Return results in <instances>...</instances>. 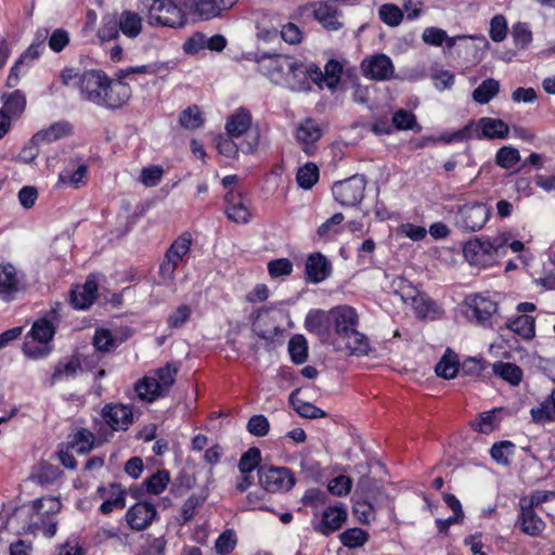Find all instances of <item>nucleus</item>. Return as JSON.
Returning a JSON list of instances; mask_svg holds the SVG:
<instances>
[{"mask_svg":"<svg viewBox=\"0 0 555 555\" xmlns=\"http://www.w3.org/2000/svg\"><path fill=\"white\" fill-rule=\"evenodd\" d=\"M379 18L388 26H398L403 18V13L399 7L392 3L383 4L378 10Z\"/></svg>","mask_w":555,"mask_h":555,"instance_id":"58","label":"nucleus"},{"mask_svg":"<svg viewBox=\"0 0 555 555\" xmlns=\"http://www.w3.org/2000/svg\"><path fill=\"white\" fill-rule=\"evenodd\" d=\"M347 509L343 505L330 506L323 511L320 520L312 522V528L315 532L330 535L341 528L347 520Z\"/></svg>","mask_w":555,"mask_h":555,"instance_id":"17","label":"nucleus"},{"mask_svg":"<svg viewBox=\"0 0 555 555\" xmlns=\"http://www.w3.org/2000/svg\"><path fill=\"white\" fill-rule=\"evenodd\" d=\"M324 83L330 90H335L340 81L343 65L336 60H330L324 67Z\"/></svg>","mask_w":555,"mask_h":555,"instance_id":"56","label":"nucleus"},{"mask_svg":"<svg viewBox=\"0 0 555 555\" xmlns=\"http://www.w3.org/2000/svg\"><path fill=\"white\" fill-rule=\"evenodd\" d=\"M392 126L399 130L413 129L416 126V117L412 112L399 109L392 116Z\"/></svg>","mask_w":555,"mask_h":555,"instance_id":"64","label":"nucleus"},{"mask_svg":"<svg viewBox=\"0 0 555 555\" xmlns=\"http://www.w3.org/2000/svg\"><path fill=\"white\" fill-rule=\"evenodd\" d=\"M98 36L102 41L115 40L119 37L117 14H106L103 16Z\"/></svg>","mask_w":555,"mask_h":555,"instance_id":"46","label":"nucleus"},{"mask_svg":"<svg viewBox=\"0 0 555 555\" xmlns=\"http://www.w3.org/2000/svg\"><path fill=\"white\" fill-rule=\"evenodd\" d=\"M519 160V151L512 146L501 147L495 155L496 164L504 169L513 168Z\"/></svg>","mask_w":555,"mask_h":555,"instance_id":"57","label":"nucleus"},{"mask_svg":"<svg viewBox=\"0 0 555 555\" xmlns=\"http://www.w3.org/2000/svg\"><path fill=\"white\" fill-rule=\"evenodd\" d=\"M322 134V129L312 118L305 119L301 124H299L296 130V139L298 142L305 145L315 143L321 139Z\"/></svg>","mask_w":555,"mask_h":555,"instance_id":"31","label":"nucleus"},{"mask_svg":"<svg viewBox=\"0 0 555 555\" xmlns=\"http://www.w3.org/2000/svg\"><path fill=\"white\" fill-rule=\"evenodd\" d=\"M87 166L77 159L69 158L67 166L59 175V184H70L75 189L85 184Z\"/></svg>","mask_w":555,"mask_h":555,"instance_id":"23","label":"nucleus"},{"mask_svg":"<svg viewBox=\"0 0 555 555\" xmlns=\"http://www.w3.org/2000/svg\"><path fill=\"white\" fill-rule=\"evenodd\" d=\"M98 294V283L94 275H89L82 285H76L69 295L70 304L75 309H88Z\"/></svg>","mask_w":555,"mask_h":555,"instance_id":"18","label":"nucleus"},{"mask_svg":"<svg viewBox=\"0 0 555 555\" xmlns=\"http://www.w3.org/2000/svg\"><path fill=\"white\" fill-rule=\"evenodd\" d=\"M131 96V89L128 83L118 77L111 79L108 76L103 88L101 100L98 106L107 109H117L124 106Z\"/></svg>","mask_w":555,"mask_h":555,"instance_id":"8","label":"nucleus"},{"mask_svg":"<svg viewBox=\"0 0 555 555\" xmlns=\"http://www.w3.org/2000/svg\"><path fill=\"white\" fill-rule=\"evenodd\" d=\"M493 373L512 386H517L522 379V371L515 363L499 361L493 364Z\"/></svg>","mask_w":555,"mask_h":555,"instance_id":"34","label":"nucleus"},{"mask_svg":"<svg viewBox=\"0 0 555 555\" xmlns=\"http://www.w3.org/2000/svg\"><path fill=\"white\" fill-rule=\"evenodd\" d=\"M365 188V177L362 175H354L344 181L335 182L332 188V192L334 198L341 206L353 207L362 202Z\"/></svg>","mask_w":555,"mask_h":555,"instance_id":"5","label":"nucleus"},{"mask_svg":"<svg viewBox=\"0 0 555 555\" xmlns=\"http://www.w3.org/2000/svg\"><path fill=\"white\" fill-rule=\"evenodd\" d=\"M236 545V534L234 530L223 531L216 541L215 548L218 554L225 555L231 553Z\"/></svg>","mask_w":555,"mask_h":555,"instance_id":"61","label":"nucleus"},{"mask_svg":"<svg viewBox=\"0 0 555 555\" xmlns=\"http://www.w3.org/2000/svg\"><path fill=\"white\" fill-rule=\"evenodd\" d=\"M333 332L337 348H345L350 354L365 356L370 351L369 338L358 331L359 315L350 306L332 309Z\"/></svg>","mask_w":555,"mask_h":555,"instance_id":"1","label":"nucleus"},{"mask_svg":"<svg viewBox=\"0 0 555 555\" xmlns=\"http://www.w3.org/2000/svg\"><path fill=\"white\" fill-rule=\"evenodd\" d=\"M180 125L190 130L197 129L203 126L204 118L197 105H192L182 111L179 117Z\"/></svg>","mask_w":555,"mask_h":555,"instance_id":"47","label":"nucleus"},{"mask_svg":"<svg viewBox=\"0 0 555 555\" xmlns=\"http://www.w3.org/2000/svg\"><path fill=\"white\" fill-rule=\"evenodd\" d=\"M30 335L34 341L48 344L54 336V326L51 321L40 319L34 323Z\"/></svg>","mask_w":555,"mask_h":555,"instance_id":"44","label":"nucleus"},{"mask_svg":"<svg viewBox=\"0 0 555 555\" xmlns=\"http://www.w3.org/2000/svg\"><path fill=\"white\" fill-rule=\"evenodd\" d=\"M155 374L156 383L159 385V389L166 396L176 383L178 367L171 363H167L165 366L156 370Z\"/></svg>","mask_w":555,"mask_h":555,"instance_id":"41","label":"nucleus"},{"mask_svg":"<svg viewBox=\"0 0 555 555\" xmlns=\"http://www.w3.org/2000/svg\"><path fill=\"white\" fill-rule=\"evenodd\" d=\"M119 31L128 38H137L142 31V18L132 11H122L117 14Z\"/></svg>","mask_w":555,"mask_h":555,"instance_id":"29","label":"nucleus"},{"mask_svg":"<svg viewBox=\"0 0 555 555\" xmlns=\"http://www.w3.org/2000/svg\"><path fill=\"white\" fill-rule=\"evenodd\" d=\"M298 392L299 389H295L289 396V401L300 416L307 418H319L324 417L326 415V413L323 410L313 405L312 403L304 402L296 399Z\"/></svg>","mask_w":555,"mask_h":555,"instance_id":"38","label":"nucleus"},{"mask_svg":"<svg viewBox=\"0 0 555 555\" xmlns=\"http://www.w3.org/2000/svg\"><path fill=\"white\" fill-rule=\"evenodd\" d=\"M314 16L330 30H337L341 27V23L337 17V10L327 3H319L314 9Z\"/></svg>","mask_w":555,"mask_h":555,"instance_id":"35","label":"nucleus"},{"mask_svg":"<svg viewBox=\"0 0 555 555\" xmlns=\"http://www.w3.org/2000/svg\"><path fill=\"white\" fill-rule=\"evenodd\" d=\"M481 135L478 138L506 139L509 133L508 125L499 118L482 117L478 120Z\"/></svg>","mask_w":555,"mask_h":555,"instance_id":"26","label":"nucleus"},{"mask_svg":"<svg viewBox=\"0 0 555 555\" xmlns=\"http://www.w3.org/2000/svg\"><path fill=\"white\" fill-rule=\"evenodd\" d=\"M224 199L227 203L225 214L230 220L238 223H246L249 221L250 212L243 202L241 194L229 192Z\"/></svg>","mask_w":555,"mask_h":555,"instance_id":"25","label":"nucleus"},{"mask_svg":"<svg viewBox=\"0 0 555 555\" xmlns=\"http://www.w3.org/2000/svg\"><path fill=\"white\" fill-rule=\"evenodd\" d=\"M46 514L47 518L57 520L56 515L62 508L61 501L55 496H43L33 501Z\"/></svg>","mask_w":555,"mask_h":555,"instance_id":"59","label":"nucleus"},{"mask_svg":"<svg viewBox=\"0 0 555 555\" xmlns=\"http://www.w3.org/2000/svg\"><path fill=\"white\" fill-rule=\"evenodd\" d=\"M454 214L455 225L465 232H477L488 222L492 209L482 202H469L463 205H453L449 209Z\"/></svg>","mask_w":555,"mask_h":555,"instance_id":"3","label":"nucleus"},{"mask_svg":"<svg viewBox=\"0 0 555 555\" xmlns=\"http://www.w3.org/2000/svg\"><path fill=\"white\" fill-rule=\"evenodd\" d=\"M467 305L468 310L466 314L469 319H475L476 323L481 326H492L491 319L498 311V304L495 301L481 295H475L468 298Z\"/></svg>","mask_w":555,"mask_h":555,"instance_id":"13","label":"nucleus"},{"mask_svg":"<svg viewBox=\"0 0 555 555\" xmlns=\"http://www.w3.org/2000/svg\"><path fill=\"white\" fill-rule=\"evenodd\" d=\"M107 75L103 70H86L81 73L77 89L82 101L98 105L105 86Z\"/></svg>","mask_w":555,"mask_h":555,"instance_id":"9","label":"nucleus"},{"mask_svg":"<svg viewBox=\"0 0 555 555\" xmlns=\"http://www.w3.org/2000/svg\"><path fill=\"white\" fill-rule=\"evenodd\" d=\"M363 75L373 80H389L393 76L392 61L386 54H376L362 61Z\"/></svg>","mask_w":555,"mask_h":555,"instance_id":"16","label":"nucleus"},{"mask_svg":"<svg viewBox=\"0 0 555 555\" xmlns=\"http://www.w3.org/2000/svg\"><path fill=\"white\" fill-rule=\"evenodd\" d=\"M218 152L225 157H235L238 151L245 154L253 153L259 142L258 135H254L245 143L237 145L231 137L218 135L215 140Z\"/></svg>","mask_w":555,"mask_h":555,"instance_id":"21","label":"nucleus"},{"mask_svg":"<svg viewBox=\"0 0 555 555\" xmlns=\"http://www.w3.org/2000/svg\"><path fill=\"white\" fill-rule=\"evenodd\" d=\"M340 541L348 548L362 546L369 539V534L360 528H350L340 534Z\"/></svg>","mask_w":555,"mask_h":555,"instance_id":"54","label":"nucleus"},{"mask_svg":"<svg viewBox=\"0 0 555 555\" xmlns=\"http://www.w3.org/2000/svg\"><path fill=\"white\" fill-rule=\"evenodd\" d=\"M79 370L80 362L78 358L72 357L70 359L62 361L56 365L51 377L52 382L55 383L64 378L75 377Z\"/></svg>","mask_w":555,"mask_h":555,"instance_id":"45","label":"nucleus"},{"mask_svg":"<svg viewBox=\"0 0 555 555\" xmlns=\"http://www.w3.org/2000/svg\"><path fill=\"white\" fill-rule=\"evenodd\" d=\"M192 314V309L188 305H180L167 318V324L170 328L182 327Z\"/></svg>","mask_w":555,"mask_h":555,"instance_id":"60","label":"nucleus"},{"mask_svg":"<svg viewBox=\"0 0 555 555\" xmlns=\"http://www.w3.org/2000/svg\"><path fill=\"white\" fill-rule=\"evenodd\" d=\"M495 417L493 411L482 412L472 422V427L482 434H490L495 428Z\"/></svg>","mask_w":555,"mask_h":555,"instance_id":"63","label":"nucleus"},{"mask_svg":"<svg viewBox=\"0 0 555 555\" xmlns=\"http://www.w3.org/2000/svg\"><path fill=\"white\" fill-rule=\"evenodd\" d=\"M92 344L96 350L103 352H109L118 346L111 331L106 328H98L95 331Z\"/></svg>","mask_w":555,"mask_h":555,"instance_id":"53","label":"nucleus"},{"mask_svg":"<svg viewBox=\"0 0 555 555\" xmlns=\"http://www.w3.org/2000/svg\"><path fill=\"white\" fill-rule=\"evenodd\" d=\"M9 521L16 522L25 533L36 534L41 532L47 538L55 535L57 520L48 519L46 514L31 501L14 509Z\"/></svg>","mask_w":555,"mask_h":555,"instance_id":"2","label":"nucleus"},{"mask_svg":"<svg viewBox=\"0 0 555 555\" xmlns=\"http://www.w3.org/2000/svg\"><path fill=\"white\" fill-rule=\"evenodd\" d=\"M253 332L260 339L271 341L274 336L281 333V327L270 315L269 309L262 308L253 323Z\"/></svg>","mask_w":555,"mask_h":555,"instance_id":"22","label":"nucleus"},{"mask_svg":"<svg viewBox=\"0 0 555 555\" xmlns=\"http://www.w3.org/2000/svg\"><path fill=\"white\" fill-rule=\"evenodd\" d=\"M305 327L323 344L330 343L333 334L332 309L330 311L311 310L306 317Z\"/></svg>","mask_w":555,"mask_h":555,"instance_id":"12","label":"nucleus"},{"mask_svg":"<svg viewBox=\"0 0 555 555\" xmlns=\"http://www.w3.org/2000/svg\"><path fill=\"white\" fill-rule=\"evenodd\" d=\"M465 259L473 266L490 267L496 259L491 251L489 240L475 238L468 241L463 248Z\"/></svg>","mask_w":555,"mask_h":555,"instance_id":"15","label":"nucleus"},{"mask_svg":"<svg viewBox=\"0 0 555 555\" xmlns=\"http://www.w3.org/2000/svg\"><path fill=\"white\" fill-rule=\"evenodd\" d=\"M18 291V280L12 264L0 266V297L4 300L13 299Z\"/></svg>","mask_w":555,"mask_h":555,"instance_id":"28","label":"nucleus"},{"mask_svg":"<svg viewBox=\"0 0 555 555\" xmlns=\"http://www.w3.org/2000/svg\"><path fill=\"white\" fill-rule=\"evenodd\" d=\"M261 461V452L257 447L249 448L238 461V470L241 474H250L257 468Z\"/></svg>","mask_w":555,"mask_h":555,"instance_id":"52","label":"nucleus"},{"mask_svg":"<svg viewBox=\"0 0 555 555\" xmlns=\"http://www.w3.org/2000/svg\"><path fill=\"white\" fill-rule=\"evenodd\" d=\"M289 55L263 53L256 59L258 69L274 83L283 85L285 73L289 69Z\"/></svg>","mask_w":555,"mask_h":555,"instance_id":"10","label":"nucleus"},{"mask_svg":"<svg viewBox=\"0 0 555 555\" xmlns=\"http://www.w3.org/2000/svg\"><path fill=\"white\" fill-rule=\"evenodd\" d=\"M506 328L514 332L521 338L530 340L535 335V323L531 315L521 314L506 323Z\"/></svg>","mask_w":555,"mask_h":555,"instance_id":"33","label":"nucleus"},{"mask_svg":"<svg viewBox=\"0 0 555 555\" xmlns=\"http://www.w3.org/2000/svg\"><path fill=\"white\" fill-rule=\"evenodd\" d=\"M460 371L457 354L451 349H447L440 361L436 364L435 372L444 379L454 378Z\"/></svg>","mask_w":555,"mask_h":555,"instance_id":"32","label":"nucleus"},{"mask_svg":"<svg viewBox=\"0 0 555 555\" xmlns=\"http://www.w3.org/2000/svg\"><path fill=\"white\" fill-rule=\"evenodd\" d=\"M515 444L508 440L495 442L491 449V457L501 465L508 466L511 464L509 457L514 454Z\"/></svg>","mask_w":555,"mask_h":555,"instance_id":"43","label":"nucleus"},{"mask_svg":"<svg viewBox=\"0 0 555 555\" xmlns=\"http://www.w3.org/2000/svg\"><path fill=\"white\" fill-rule=\"evenodd\" d=\"M236 2L237 0H183V8L186 15L194 20L208 21L231 9Z\"/></svg>","mask_w":555,"mask_h":555,"instance_id":"6","label":"nucleus"},{"mask_svg":"<svg viewBox=\"0 0 555 555\" xmlns=\"http://www.w3.org/2000/svg\"><path fill=\"white\" fill-rule=\"evenodd\" d=\"M305 271L307 280L318 284L331 275L332 266L323 254L314 253L308 256Z\"/></svg>","mask_w":555,"mask_h":555,"instance_id":"20","label":"nucleus"},{"mask_svg":"<svg viewBox=\"0 0 555 555\" xmlns=\"http://www.w3.org/2000/svg\"><path fill=\"white\" fill-rule=\"evenodd\" d=\"M392 287L396 295L405 304H412L413 298L418 296L421 293L416 289L408 280L403 278H396L392 281Z\"/></svg>","mask_w":555,"mask_h":555,"instance_id":"51","label":"nucleus"},{"mask_svg":"<svg viewBox=\"0 0 555 555\" xmlns=\"http://www.w3.org/2000/svg\"><path fill=\"white\" fill-rule=\"evenodd\" d=\"M156 516L157 511L153 503L140 501L127 511L125 518L132 530L142 531L152 525Z\"/></svg>","mask_w":555,"mask_h":555,"instance_id":"14","label":"nucleus"},{"mask_svg":"<svg viewBox=\"0 0 555 555\" xmlns=\"http://www.w3.org/2000/svg\"><path fill=\"white\" fill-rule=\"evenodd\" d=\"M101 416L112 430H127L133 423V411L130 405L107 403L102 408Z\"/></svg>","mask_w":555,"mask_h":555,"instance_id":"11","label":"nucleus"},{"mask_svg":"<svg viewBox=\"0 0 555 555\" xmlns=\"http://www.w3.org/2000/svg\"><path fill=\"white\" fill-rule=\"evenodd\" d=\"M288 351L294 363H305L308 358V346L306 338L299 334L293 336L288 343Z\"/></svg>","mask_w":555,"mask_h":555,"instance_id":"42","label":"nucleus"},{"mask_svg":"<svg viewBox=\"0 0 555 555\" xmlns=\"http://www.w3.org/2000/svg\"><path fill=\"white\" fill-rule=\"evenodd\" d=\"M135 392L142 400L152 402L158 397L165 396L159 389V385L156 383L155 377H144L135 384Z\"/></svg>","mask_w":555,"mask_h":555,"instance_id":"37","label":"nucleus"},{"mask_svg":"<svg viewBox=\"0 0 555 555\" xmlns=\"http://www.w3.org/2000/svg\"><path fill=\"white\" fill-rule=\"evenodd\" d=\"M68 446L72 449H76L79 453H87L92 450L94 446V436L89 430L81 428L74 434Z\"/></svg>","mask_w":555,"mask_h":555,"instance_id":"49","label":"nucleus"},{"mask_svg":"<svg viewBox=\"0 0 555 555\" xmlns=\"http://www.w3.org/2000/svg\"><path fill=\"white\" fill-rule=\"evenodd\" d=\"M72 132L73 126L68 121H57L49 128L38 131L35 134V141L51 143L72 134Z\"/></svg>","mask_w":555,"mask_h":555,"instance_id":"30","label":"nucleus"},{"mask_svg":"<svg viewBox=\"0 0 555 555\" xmlns=\"http://www.w3.org/2000/svg\"><path fill=\"white\" fill-rule=\"evenodd\" d=\"M191 245V235L189 233H183L171 243L167 250L177 258H181L183 260V258L190 253Z\"/></svg>","mask_w":555,"mask_h":555,"instance_id":"62","label":"nucleus"},{"mask_svg":"<svg viewBox=\"0 0 555 555\" xmlns=\"http://www.w3.org/2000/svg\"><path fill=\"white\" fill-rule=\"evenodd\" d=\"M415 314L420 319L429 317L431 313L437 312V307L434 300L425 293H420L418 296L413 298L411 304Z\"/></svg>","mask_w":555,"mask_h":555,"instance_id":"48","label":"nucleus"},{"mask_svg":"<svg viewBox=\"0 0 555 555\" xmlns=\"http://www.w3.org/2000/svg\"><path fill=\"white\" fill-rule=\"evenodd\" d=\"M500 89V83L493 78L483 80L473 92V99L480 103L486 104L494 98Z\"/></svg>","mask_w":555,"mask_h":555,"instance_id":"39","label":"nucleus"},{"mask_svg":"<svg viewBox=\"0 0 555 555\" xmlns=\"http://www.w3.org/2000/svg\"><path fill=\"white\" fill-rule=\"evenodd\" d=\"M170 476L169 473L165 469L157 470L151 477L145 479L144 485L146 487V491L151 494H159L162 493L167 485L169 483Z\"/></svg>","mask_w":555,"mask_h":555,"instance_id":"55","label":"nucleus"},{"mask_svg":"<svg viewBox=\"0 0 555 555\" xmlns=\"http://www.w3.org/2000/svg\"><path fill=\"white\" fill-rule=\"evenodd\" d=\"M289 69L285 73V81L283 85L287 86L292 90H302L306 89L307 82V73L306 64L301 61L291 56L289 59Z\"/></svg>","mask_w":555,"mask_h":555,"instance_id":"24","label":"nucleus"},{"mask_svg":"<svg viewBox=\"0 0 555 555\" xmlns=\"http://www.w3.org/2000/svg\"><path fill=\"white\" fill-rule=\"evenodd\" d=\"M296 180L300 188L305 190L311 189L319 180V169L313 163H308L299 168Z\"/></svg>","mask_w":555,"mask_h":555,"instance_id":"50","label":"nucleus"},{"mask_svg":"<svg viewBox=\"0 0 555 555\" xmlns=\"http://www.w3.org/2000/svg\"><path fill=\"white\" fill-rule=\"evenodd\" d=\"M251 124V116L245 108L237 109L232 114L225 124V130L229 137L238 138L247 132Z\"/></svg>","mask_w":555,"mask_h":555,"instance_id":"27","label":"nucleus"},{"mask_svg":"<svg viewBox=\"0 0 555 555\" xmlns=\"http://www.w3.org/2000/svg\"><path fill=\"white\" fill-rule=\"evenodd\" d=\"M535 423L555 422V389L539 406L530 411Z\"/></svg>","mask_w":555,"mask_h":555,"instance_id":"36","label":"nucleus"},{"mask_svg":"<svg viewBox=\"0 0 555 555\" xmlns=\"http://www.w3.org/2000/svg\"><path fill=\"white\" fill-rule=\"evenodd\" d=\"M259 483L268 492L289 490L295 479L291 469L262 465L258 468Z\"/></svg>","mask_w":555,"mask_h":555,"instance_id":"7","label":"nucleus"},{"mask_svg":"<svg viewBox=\"0 0 555 555\" xmlns=\"http://www.w3.org/2000/svg\"><path fill=\"white\" fill-rule=\"evenodd\" d=\"M149 23L152 26L183 27L186 24L183 1L179 7L172 0H152L149 7Z\"/></svg>","mask_w":555,"mask_h":555,"instance_id":"4","label":"nucleus"},{"mask_svg":"<svg viewBox=\"0 0 555 555\" xmlns=\"http://www.w3.org/2000/svg\"><path fill=\"white\" fill-rule=\"evenodd\" d=\"M25 106L26 98L24 93L15 90L7 96L1 111H4L12 118H17L24 112Z\"/></svg>","mask_w":555,"mask_h":555,"instance_id":"40","label":"nucleus"},{"mask_svg":"<svg viewBox=\"0 0 555 555\" xmlns=\"http://www.w3.org/2000/svg\"><path fill=\"white\" fill-rule=\"evenodd\" d=\"M526 499L520 501V512L517 518V526L530 537H538L545 529L544 520L537 514L534 508L525 504Z\"/></svg>","mask_w":555,"mask_h":555,"instance_id":"19","label":"nucleus"}]
</instances>
